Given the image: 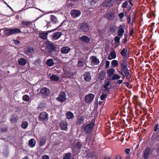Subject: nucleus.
Wrapping results in <instances>:
<instances>
[{
    "instance_id": "obj_1",
    "label": "nucleus",
    "mask_w": 159,
    "mask_h": 159,
    "mask_svg": "<svg viewBox=\"0 0 159 159\" xmlns=\"http://www.w3.org/2000/svg\"><path fill=\"white\" fill-rule=\"evenodd\" d=\"M129 50L127 49L124 48L120 52V55L123 57V59L120 61V69L124 72L126 76L127 80H129L131 78V76L129 73V70L128 67L129 66V63L127 61V59L129 57Z\"/></svg>"
},
{
    "instance_id": "obj_2",
    "label": "nucleus",
    "mask_w": 159,
    "mask_h": 159,
    "mask_svg": "<svg viewBox=\"0 0 159 159\" xmlns=\"http://www.w3.org/2000/svg\"><path fill=\"white\" fill-rule=\"evenodd\" d=\"M94 121L93 122L92 120L91 123L87 124L85 126L84 130L85 134H89L91 132L94 126Z\"/></svg>"
},
{
    "instance_id": "obj_3",
    "label": "nucleus",
    "mask_w": 159,
    "mask_h": 159,
    "mask_svg": "<svg viewBox=\"0 0 159 159\" xmlns=\"http://www.w3.org/2000/svg\"><path fill=\"white\" fill-rule=\"evenodd\" d=\"M104 17L108 20H112L115 18V13L114 12L110 11L106 12Z\"/></svg>"
},
{
    "instance_id": "obj_4",
    "label": "nucleus",
    "mask_w": 159,
    "mask_h": 159,
    "mask_svg": "<svg viewBox=\"0 0 159 159\" xmlns=\"http://www.w3.org/2000/svg\"><path fill=\"white\" fill-rule=\"evenodd\" d=\"M48 120V113L45 112L41 113L38 117L39 121H46Z\"/></svg>"
},
{
    "instance_id": "obj_5",
    "label": "nucleus",
    "mask_w": 159,
    "mask_h": 159,
    "mask_svg": "<svg viewBox=\"0 0 159 159\" xmlns=\"http://www.w3.org/2000/svg\"><path fill=\"white\" fill-rule=\"evenodd\" d=\"M95 95L92 93H89L86 95L84 98V100L85 103H90L93 101Z\"/></svg>"
},
{
    "instance_id": "obj_6",
    "label": "nucleus",
    "mask_w": 159,
    "mask_h": 159,
    "mask_svg": "<svg viewBox=\"0 0 159 159\" xmlns=\"http://www.w3.org/2000/svg\"><path fill=\"white\" fill-rule=\"evenodd\" d=\"M56 99L58 101L61 102L65 101L66 100V95L65 93L63 91L61 92L58 97Z\"/></svg>"
},
{
    "instance_id": "obj_7",
    "label": "nucleus",
    "mask_w": 159,
    "mask_h": 159,
    "mask_svg": "<svg viewBox=\"0 0 159 159\" xmlns=\"http://www.w3.org/2000/svg\"><path fill=\"white\" fill-rule=\"evenodd\" d=\"M80 30L84 32H87L89 29V26L88 23L86 22L82 23L80 26Z\"/></svg>"
},
{
    "instance_id": "obj_8",
    "label": "nucleus",
    "mask_w": 159,
    "mask_h": 159,
    "mask_svg": "<svg viewBox=\"0 0 159 159\" xmlns=\"http://www.w3.org/2000/svg\"><path fill=\"white\" fill-rule=\"evenodd\" d=\"M47 48L48 53L51 54L56 51V47L52 43L48 42L47 43Z\"/></svg>"
},
{
    "instance_id": "obj_9",
    "label": "nucleus",
    "mask_w": 159,
    "mask_h": 159,
    "mask_svg": "<svg viewBox=\"0 0 159 159\" xmlns=\"http://www.w3.org/2000/svg\"><path fill=\"white\" fill-rule=\"evenodd\" d=\"M82 146V143L80 141H77L75 142L74 145L73 147L72 150L73 151H75L77 150L79 152Z\"/></svg>"
},
{
    "instance_id": "obj_10",
    "label": "nucleus",
    "mask_w": 159,
    "mask_h": 159,
    "mask_svg": "<svg viewBox=\"0 0 159 159\" xmlns=\"http://www.w3.org/2000/svg\"><path fill=\"white\" fill-rule=\"evenodd\" d=\"M40 93L45 96H48L50 93V91L49 89L46 87L42 88L40 89Z\"/></svg>"
},
{
    "instance_id": "obj_11",
    "label": "nucleus",
    "mask_w": 159,
    "mask_h": 159,
    "mask_svg": "<svg viewBox=\"0 0 159 159\" xmlns=\"http://www.w3.org/2000/svg\"><path fill=\"white\" fill-rule=\"evenodd\" d=\"M3 34L6 36H8L14 34V28L8 29L6 28L3 30Z\"/></svg>"
},
{
    "instance_id": "obj_12",
    "label": "nucleus",
    "mask_w": 159,
    "mask_h": 159,
    "mask_svg": "<svg viewBox=\"0 0 159 159\" xmlns=\"http://www.w3.org/2000/svg\"><path fill=\"white\" fill-rule=\"evenodd\" d=\"M31 22L30 21L26 20H22L20 26V28H26L29 27V26L31 25Z\"/></svg>"
},
{
    "instance_id": "obj_13",
    "label": "nucleus",
    "mask_w": 159,
    "mask_h": 159,
    "mask_svg": "<svg viewBox=\"0 0 159 159\" xmlns=\"http://www.w3.org/2000/svg\"><path fill=\"white\" fill-rule=\"evenodd\" d=\"M151 149L149 147H147L143 153V157L145 159H148L151 153Z\"/></svg>"
},
{
    "instance_id": "obj_14",
    "label": "nucleus",
    "mask_w": 159,
    "mask_h": 159,
    "mask_svg": "<svg viewBox=\"0 0 159 159\" xmlns=\"http://www.w3.org/2000/svg\"><path fill=\"white\" fill-rule=\"evenodd\" d=\"M91 63L93 65H98L100 63L99 60L95 56H92L90 57Z\"/></svg>"
},
{
    "instance_id": "obj_15",
    "label": "nucleus",
    "mask_w": 159,
    "mask_h": 159,
    "mask_svg": "<svg viewBox=\"0 0 159 159\" xmlns=\"http://www.w3.org/2000/svg\"><path fill=\"white\" fill-rule=\"evenodd\" d=\"M125 25H120L119 27V29L117 32V35L119 37H121L124 33Z\"/></svg>"
},
{
    "instance_id": "obj_16",
    "label": "nucleus",
    "mask_w": 159,
    "mask_h": 159,
    "mask_svg": "<svg viewBox=\"0 0 159 159\" xmlns=\"http://www.w3.org/2000/svg\"><path fill=\"white\" fill-rule=\"evenodd\" d=\"M70 14L73 18H75L80 16L81 12L76 10H73L70 11Z\"/></svg>"
},
{
    "instance_id": "obj_17",
    "label": "nucleus",
    "mask_w": 159,
    "mask_h": 159,
    "mask_svg": "<svg viewBox=\"0 0 159 159\" xmlns=\"http://www.w3.org/2000/svg\"><path fill=\"white\" fill-rule=\"evenodd\" d=\"M19 119V117L17 115L12 114L10 116V120L11 123H16L17 122Z\"/></svg>"
},
{
    "instance_id": "obj_18",
    "label": "nucleus",
    "mask_w": 159,
    "mask_h": 159,
    "mask_svg": "<svg viewBox=\"0 0 159 159\" xmlns=\"http://www.w3.org/2000/svg\"><path fill=\"white\" fill-rule=\"evenodd\" d=\"M68 124L67 122L63 121H61L60 124L59 125L61 129L62 130L66 131L68 129L67 126Z\"/></svg>"
},
{
    "instance_id": "obj_19",
    "label": "nucleus",
    "mask_w": 159,
    "mask_h": 159,
    "mask_svg": "<svg viewBox=\"0 0 159 159\" xmlns=\"http://www.w3.org/2000/svg\"><path fill=\"white\" fill-rule=\"evenodd\" d=\"M103 88H104V91H107V92H109L110 89L111 88V82L109 81H107L105 84L104 85Z\"/></svg>"
},
{
    "instance_id": "obj_20",
    "label": "nucleus",
    "mask_w": 159,
    "mask_h": 159,
    "mask_svg": "<svg viewBox=\"0 0 159 159\" xmlns=\"http://www.w3.org/2000/svg\"><path fill=\"white\" fill-rule=\"evenodd\" d=\"M80 40L84 43H88L90 42V38L87 36L84 35L80 37Z\"/></svg>"
},
{
    "instance_id": "obj_21",
    "label": "nucleus",
    "mask_w": 159,
    "mask_h": 159,
    "mask_svg": "<svg viewBox=\"0 0 159 159\" xmlns=\"http://www.w3.org/2000/svg\"><path fill=\"white\" fill-rule=\"evenodd\" d=\"M62 35V33L60 32H57L54 33L52 34V38L54 40H56L58 39Z\"/></svg>"
},
{
    "instance_id": "obj_22",
    "label": "nucleus",
    "mask_w": 159,
    "mask_h": 159,
    "mask_svg": "<svg viewBox=\"0 0 159 159\" xmlns=\"http://www.w3.org/2000/svg\"><path fill=\"white\" fill-rule=\"evenodd\" d=\"M106 75L105 71L104 70H102L99 74L98 79L100 80H103L105 78Z\"/></svg>"
},
{
    "instance_id": "obj_23",
    "label": "nucleus",
    "mask_w": 159,
    "mask_h": 159,
    "mask_svg": "<svg viewBox=\"0 0 159 159\" xmlns=\"http://www.w3.org/2000/svg\"><path fill=\"white\" fill-rule=\"evenodd\" d=\"M70 49L67 46L62 47L61 49V52L62 54H67L70 51Z\"/></svg>"
},
{
    "instance_id": "obj_24",
    "label": "nucleus",
    "mask_w": 159,
    "mask_h": 159,
    "mask_svg": "<svg viewBox=\"0 0 159 159\" xmlns=\"http://www.w3.org/2000/svg\"><path fill=\"white\" fill-rule=\"evenodd\" d=\"M85 80L86 82H90L91 80V76L89 72L86 73L84 75Z\"/></svg>"
},
{
    "instance_id": "obj_25",
    "label": "nucleus",
    "mask_w": 159,
    "mask_h": 159,
    "mask_svg": "<svg viewBox=\"0 0 159 159\" xmlns=\"http://www.w3.org/2000/svg\"><path fill=\"white\" fill-rule=\"evenodd\" d=\"M115 72V70L112 68L109 69L107 70V74L108 77H110L114 75Z\"/></svg>"
},
{
    "instance_id": "obj_26",
    "label": "nucleus",
    "mask_w": 159,
    "mask_h": 159,
    "mask_svg": "<svg viewBox=\"0 0 159 159\" xmlns=\"http://www.w3.org/2000/svg\"><path fill=\"white\" fill-rule=\"evenodd\" d=\"M18 63L20 66L25 65L27 63V60L24 58H20L18 60Z\"/></svg>"
},
{
    "instance_id": "obj_27",
    "label": "nucleus",
    "mask_w": 159,
    "mask_h": 159,
    "mask_svg": "<svg viewBox=\"0 0 159 159\" xmlns=\"http://www.w3.org/2000/svg\"><path fill=\"white\" fill-rule=\"evenodd\" d=\"M67 119H72L74 117V116L73 113L70 111H67L66 114Z\"/></svg>"
},
{
    "instance_id": "obj_28",
    "label": "nucleus",
    "mask_w": 159,
    "mask_h": 159,
    "mask_svg": "<svg viewBox=\"0 0 159 159\" xmlns=\"http://www.w3.org/2000/svg\"><path fill=\"white\" fill-rule=\"evenodd\" d=\"M48 31H47L46 33H39V37L43 39H46L48 34L50 33Z\"/></svg>"
},
{
    "instance_id": "obj_29",
    "label": "nucleus",
    "mask_w": 159,
    "mask_h": 159,
    "mask_svg": "<svg viewBox=\"0 0 159 159\" xmlns=\"http://www.w3.org/2000/svg\"><path fill=\"white\" fill-rule=\"evenodd\" d=\"M50 80L52 81H58L59 79V77L56 75L53 74L50 77Z\"/></svg>"
},
{
    "instance_id": "obj_30",
    "label": "nucleus",
    "mask_w": 159,
    "mask_h": 159,
    "mask_svg": "<svg viewBox=\"0 0 159 159\" xmlns=\"http://www.w3.org/2000/svg\"><path fill=\"white\" fill-rule=\"evenodd\" d=\"M36 141L34 139H32L29 141V145L31 148H33L35 145Z\"/></svg>"
},
{
    "instance_id": "obj_31",
    "label": "nucleus",
    "mask_w": 159,
    "mask_h": 159,
    "mask_svg": "<svg viewBox=\"0 0 159 159\" xmlns=\"http://www.w3.org/2000/svg\"><path fill=\"white\" fill-rule=\"evenodd\" d=\"M84 118L83 116L79 117L76 120L77 123L79 125H81L84 122Z\"/></svg>"
},
{
    "instance_id": "obj_32",
    "label": "nucleus",
    "mask_w": 159,
    "mask_h": 159,
    "mask_svg": "<svg viewBox=\"0 0 159 159\" xmlns=\"http://www.w3.org/2000/svg\"><path fill=\"white\" fill-rule=\"evenodd\" d=\"M54 63L52 59H48L46 61V64L49 66H52Z\"/></svg>"
},
{
    "instance_id": "obj_33",
    "label": "nucleus",
    "mask_w": 159,
    "mask_h": 159,
    "mask_svg": "<svg viewBox=\"0 0 159 159\" xmlns=\"http://www.w3.org/2000/svg\"><path fill=\"white\" fill-rule=\"evenodd\" d=\"M71 154L69 152L65 154L63 156V159H70L71 157Z\"/></svg>"
},
{
    "instance_id": "obj_34",
    "label": "nucleus",
    "mask_w": 159,
    "mask_h": 159,
    "mask_svg": "<svg viewBox=\"0 0 159 159\" xmlns=\"http://www.w3.org/2000/svg\"><path fill=\"white\" fill-rule=\"evenodd\" d=\"M28 122L26 121H23L21 125V127L24 129H26L28 127Z\"/></svg>"
},
{
    "instance_id": "obj_35",
    "label": "nucleus",
    "mask_w": 159,
    "mask_h": 159,
    "mask_svg": "<svg viewBox=\"0 0 159 159\" xmlns=\"http://www.w3.org/2000/svg\"><path fill=\"white\" fill-rule=\"evenodd\" d=\"M46 140L43 137H42L40 140V146H42L44 145L46 143Z\"/></svg>"
},
{
    "instance_id": "obj_36",
    "label": "nucleus",
    "mask_w": 159,
    "mask_h": 159,
    "mask_svg": "<svg viewBox=\"0 0 159 159\" xmlns=\"http://www.w3.org/2000/svg\"><path fill=\"white\" fill-rule=\"evenodd\" d=\"M45 104L44 103H40L37 107V109L40 110L41 111L43 110Z\"/></svg>"
},
{
    "instance_id": "obj_37",
    "label": "nucleus",
    "mask_w": 159,
    "mask_h": 159,
    "mask_svg": "<svg viewBox=\"0 0 159 159\" xmlns=\"http://www.w3.org/2000/svg\"><path fill=\"white\" fill-rule=\"evenodd\" d=\"M50 18L51 21L54 23H56L57 22V18L53 15H51L50 16Z\"/></svg>"
},
{
    "instance_id": "obj_38",
    "label": "nucleus",
    "mask_w": 159,
    "mask_h": 159,
    "mask_svg": "<svg viewBox=\"0 0 159 159\" xmlns=\"http://www.w3.org/2000/svg\"><path fill=\"white\" fill-rule=\"evenodd\" d=\"M120 77L119 75L116 74L113 75L111 80H115L119 79L120 78Z\"/></svg>"
},
{
    "instance_id": "obj_39",
    "label": "nucleus",
    "mask_w": 159,
    "mask_h": 159,
    "mask_svg": "<svg viewBox=\"0 0 159 159\" xmlns=\"http://www.w3.org/2000/svg\"><path fill=\"white\" fill-rule=\"evenodd\" d=\"M111 64L113 67H117L118 65V61L115 60L112 61Z\"/></svg>"
},
{
    "instance_id": "obj_40",
    "label": "nucleus",
    "mask_w": 159,
    "mask_h": 159,
    "mask_svg": "<svg viewBox=\"0 0 159 159\" xmlns=\"http://www.w3.org/2000/svg\"><path fill=\"white\" fill-rule=\"evenodd\" d=\"M22 99L24 101L28 102L30 100V97L27 95H25L23 96Z\"/></svg>"
},
{
    "instance_id": "obj_41",
    "label": "nucleus",
    "mask_w": 159,
    "mask_h": 159,
    "mask_svg": "<svg viewBox=\"0 0 159 159\" xmlns=\"http://www.w3.org/2000/svg\"><path fill=\"white\" fill-rule=\"evenodd\" d=\"M109 29L110 32L111 33H114L115 32L116 30V26L115 25L113 26L110 27Z\"/></svg>"
},
{
    "instance_id": "obj_42",
    "label": "nucleus",
    "mask_w": 159,
    "mask_h": 159,
    "mask_svg": "<svg viewBox=\"0 0 159 159\" xmlns=\"http://www.w3.org/2000/svg\"><path fill=\"white\" fill-rule=\"evenodd\" d=\"M110 55L113 59H115L116 57V53L115 51H111L110 53Z\"/></svg>"
},
{
    "instance_id": "obj_43",
    "label": "nucleus",
    "mask_w": 159,
    "mask_h": 159,
    "mask_svg": "<svg viewBox=\"0 0 159 159\" xmlns=\"http://www.w3.org/2000/svg\"><path fill=\"white\" fill-rule=\"evenodd\" d=\"M21 32L20 29L16 28H14V34L20 33Z\"/></svg>"
},
{
    "instance_id": "obj_44",
    "label": "nucleus",
    "mask_w": 159,
    "mask_h": 159,
    "mask_svg": "<svg viewBox=\"0 0 159 159\" xmlns=\"http://www.w3.org/2000/svg\"><path fill=\"white\" fill-rule=\"evenodd\" d=\"M107 97V95L106 94L102 93L100 96V99L101 100H103L106 98Z\"/></svg>"
},
{
    "instance_id": "obj_45",
    "label": "nucleus",
    "mask_w": 159,
    "mask_h": 159,
    "mask_svg": "<svg viewBox=\"0 0 159 159\" xmlns=\"http://www.w3.org/2000/svg\"><path fill=\"white\" fill-rule=\"evenodd\" d=\"M128 5V3L127 1H126L122 4V7L123 8H126L127 7Z\"/></svg>"
},
{
    "instance_id": "obj_46",
    "label": "nucleus",
    "mask_w": 159,
    "mask_h": 159,
    "mask_svg": "<svg viewBox=\"0 0 159 159\" xmlns=\"http://www.w3.org/2000/svg\"><path fill=\"white\" fill-rule=\"evenodd\" d=\"M158 126H159V125L158 124H156L155 125V126L154 128V129H153L154 131L155 132H156L159 129Z\"/></svg>"
},
{
    "instance_id": "obj_47",
    "label": "nucleus",
    "mask_w": 159,
    "mask_h": 159,
    "mask_svg": "<svg viewBox=\"0 0 159 159\" xmlns=\"http://www.w3.org/2000/svg\"><path fill=\"white\" fill-rule=\"evenodd\" d=\"M34 49L33 48H29L27 49V51L29 53H32L34 52Z\"/></svg>"
},
{
    "instance_id": "obj_48",
    "label": "nucleus",
    "mask_w": 159,
    "mask_h": 159,
    "mask_svg": "<svg viewBox=\"0 0 159 159\" xmlns=\"http://www.w3.org/2000/svg\"><path fill=\"white\" fill-rule=\"evenodd\" d=\"M120 38L117 36H116L114 39V41L117 43H119L120 40Z\"/></svg>"
},
{
    "instance_id": "obj_49",
    "label": "nucleus",
    "mask_w": 159,
    "mask_h": 159,
    "mask_svg": "<svg viewBox=\"0 0 159 159\" xmlns=\"http://www.w3.org/2000/svg\"><path fill=\"white\" fill-rule=\"evenodd\" d=\"M125 151L127 154L129 155L130 153V149L127 148L125 149Z\"/></svg>"
},
{
    "instance_id": "obj_50",
    "label": "nucleus",
    "mask_w": 159,
    "mask_h": 159,
    "mask_svg": "<svg viewBox=\"0 0 159 159\" xmlns=\"http://www.w3.org/2000/svg\"><path fill=\"white\" fill-rule=\"evenodd\" d=\"M118 16L120 17V19H122L124 16V14L123 12L120 13L119 14Z\"/></svg>"
},
{
    "instance_id": "obj_51",
    "label": "nucleus",
    "mask_w": 159,
    "mask_h": 159,
    "mask_svg": "<svg viewBox=\"0 0 159 159\" xmlns=\"http://www.w3.org/2000/svg\"><path fill=\"white\" fill-rule=\"evenodd\" d=\"M60 27H58V26L57 27V28H56L54 29H52L51 30H48V32H53V31H56L57 30H60Z\"/></svg>"
},
{
    "instance_id": "obj_52",
    "label": "nucleus",
    "mask_w": 159,
    "mask_h": 159,
    "mask_svg": "<svg viewBox=\"0 0 159 159\" xmlns=\"http://www.w3.org/2000/svg\"><path fill=\"white\" fill-rule=\"evenodd\" d=\"M106 5H107V6L108 7H110L111 6H112V2L109 1V2H108Z\"/></svg>"
},
{
    "instance_id": "obj_53",
    "label": "nucleus",
    "mask_w": 159,
    "mask_h": 159,
    "mask_svg": "<svg viewBox=\"0 0 159 159\" xmlns=\"http://www.w3.org/2000/svg\"><path fill=\"white\" fill-rule=\"evenodd\" d=\"M42 159H49V157L48 155H44L43 156Z\"/></svg>"
},
{
    "instance_id": "obj_54",
    "label": "nucleus",
    "mask_w": 159,
    "mask_h": 159,
    "mask_svg": "<svg viewBox=\"0 0 159 159\" xmlns=\"http://www.w3.org/2000/svg\"><path fill=\"white\" fill-rule=\"evenodd\" d=\"M110 65V62L109 61H107L106 62V68H108Z\"/></svg>"
},
{
    "instance_id": "obj_55",
    "label": "nucleus",
    "mask_w": 159,
    "mask_h": 159,
    "mask_svg": "<svg viewBox=\"0 0 159 159\" xmlns=\"http://www.w3.org/2000/svg\"><path fill=\"white\" fill-rule=\"evenodd\" d=\"M134 28H132L131 29L130 31L129 32V34L131 36H132V34L134 33Z\"/></svg>"
},
{
    "instance_id": "obj_56",
    "label": "nucleus",
    "mask_w": 159,
    "mask_h": 159,
    "mask_svg": "<svg viewBox=\"0 0 159 159\" xmlns=\"http://www.w3.org/2000/svg\"><path fill=\"white\" fill-rule=\"evenodd\" d=\"M127 21L128 24H129L131 21V18L130 16H129L127 18Z\"/></svg>"
},
{
    "instance_id": "obj_57",
    "label": "nucleus",
    "mask_w": 159,
    "mask_h": 159,
    "mask_svg": "<svg viewBox=\"0 0 159 159\" xmlns=\"http://www.w3.org/2000/svg\"><path fill=\"white\" fill-rule=\"evenodd\" d=\"M83 62L81 61H80L79 60L78 61V65L80 66H82L83 65L82 64H83Z\"/></svg>"
},
{
    "instance_id": "obj_58",
    "label": "nucleus",
    "mask_w": 159,
    "mask_h": 159,
    "mask_svg": "<svg viewBox=\"0 0 159 159\" xmlns=\"http://www.w3.org/2000/svg\"><path fill=\"white\" fill-rule=\"evenodd\" d=\"M123 43L124 44H125L126 42L127 41V39L126 38V36H125L124 39H123Z\"/></svg>"
},
{
    "instance_id": "obj_59",
    "label": "nucleus",
    "mask_w": 159,
    "mask_h": 159,
    "mask_svg": "<svg viewBox=\"0 0 159 159\" xmlns=\"http://www.w3.org/2000/svg\"><path fill=\"white\" fill-rule=\"evenodd\" d=\"M20 41H19L17 40H14V43H15L16 44H18L20 43Z\"/></svg>"
},
{
    "instance_id": "obj_60",
    "label": "nucleus",
    "mask_w": 159,
    "mask_h": 159,
    "mask_svg": "<svg viewBox=\"0 0 159 159\" xmlns=\"http://www.w3.org/2000/svg\"><path fill=\"white\" fill-rule=\"evenodd\" d=\"M123 82V81L122 80H118L117 81V83L119 84H122V83Z\"/></svg>"
},
{
    "instance_id": "obj_61",
    "label": "nucleus",
    "mask_w": 159,
    "mask_h": 159,
    "mask_svg": "<svg viewBox=\"0 0 159 159\" xmlns=\"http://www.w3.org/2000/svg\"><path fill=\"white\" fill-rule=\"evenodd\" d=\"M116 159H121V156L119 155H117L116 156Z\"/></svg>"
},
{
    "instance_id": "obj_62",
    "label": "nucleus",
    "mask_w": 159,
    "mask_h": 159,
    "mask_svg": "<svg viewBox=\"0 0 159 159\" xmlns=\"http://www.w3.org/2000/svg\"><path fill=\"white\" fill-rule=\"evenodd\" d=\"M135 14L134 17H133V18L132 19V23H133V22H134L135 21Z\"/></svg>"
},
{
    "instance_id": "obj_63",
    "label": "nucleus",
    "mask_w": 159,
    "mask_h": 159,
    "mask_svg": "<svg viewBox=\"0 0 159 159\" xmlns=\"http://www.w3.org/2000/svg\"><path fill=\"white\" fill-rule=\"evenodd\" d=\"M121 70H122L121 69ZM122 71H119L118 70V72H119V73L120 74L122 75H123L124 74L123 73V72L124 73V72L122 71V70H121Z\"/></svg>"
},
{
    "instance_id": "obj_64",
    "label": "nucleus",
    "mask_w": 159,
    "mask_h": 159,
    "mask_svg": "<svg viewBox=\"0 0 159 159\" xmlns=\"http://www.w3.org/2000/svg\"><path fill=\"white\" fill-rule=\"evenodd\" d=\"M124 84L127 87H128L129 84V83L128 82H124Z\"/></svg>"
}]
</instances>
